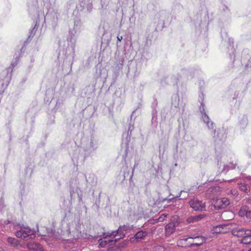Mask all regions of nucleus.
Wrapping results in <instances>:
<instances>
[{"instance_id":"nucleus-10","label":"nucleus","mask_w":251,"mask_h":251,"mask_svg":"<svg viewBox=\"0 0 251 251\" xmlns=\"http://www.w3.org/2000/svg\"><path fill=\"white\" fill-rule=\"evenodd\" d=\"M108 233H111V232H108L106 233H104L103 234L104 238L103 239H100L99 240V247L103 248L106 245L110 244V245H113L115 244L116 242H115V240L114 241L112 240L107 239V237H114L113 236H107L106 235H108Z\"/></svg>"},{"instance_id":"nucleus-16","label":"nucleus","mask_w":251,"mask_h":251,"mask_svg":"<svg viewBox=\"0 0 251 251\" xmlns=\"http://www.w3.org/2000/svg\"><path fill=\"white\" fill-rule=\"evenodd\" d=\"M221 191V188L219 186H213L210 187L208 190V194H212L214 195H217Z\"/></svg>"},{"instance_id":"nucleus-41","label":"nucleus","mask_w":251,"mask_h":251,"mask_svg":"<svg viewBox=\"0 0 251 251\" xmlns=\"http://www.w3.org/2000/svg\"><path fill=\"white\" fill-rule=\"evenodd\" d=\"M250 156H251V154H250Z\"/></svg>"},{"instance_id":"nucleus-5","label":"nucleus","mask_w":251,"mask_h":251,"mask_svg":"<svg viewBox=\"0 0 251 251\" xmlns=\"http://www.w3.org/2000/svg\"><path fill=\"white\" fill-rule=\"evenodd\" d=\"M189 204L195 211H204L205 209V203L197 198L191 199L189 201Z\"/></svg>"},{"instance_id":"nucleus-6","label":"nucleus","mask_w":251,"mask_h":251,"mask_svg":"<svg viewBox=\"0 0 251 251\" xmlns=\"http://www.w3.org/2000/svg\"><path fill=\"white\" fill-rule=\"evenodd\" d=\"M34 234V232L28 227L25 226H22L21 227L20 229L18 230L16 236L18 238L25 239L26 237L31 236Z\"/></svg>"},{"instance_id":"nucleus-25","label":"nucleus","mask_w":251,"mask_h":251,"mask_svg":"<svg viewBox=\"0 0 251 251\" xmlns=\"http://www.w3.org/2000/svg\"><path fill=\"white\" fill-rule=\"evenodd\" d=\"M90 147L93 149H96L97 148V143L96 141H95L94 140L91 139L90 142Z\"/></svg>"},{"instance_id":"nucleus-2","label":"nucleus","mask_w":251,"mask_h":251,"mask_svg":"<svg viewBox=\"0 0 251 251\" xmlns=\"http://www.w3.org/2000/svg\"><path fill=\"white\" fill-rule=\"evenodd\" d=\"M131 230V227L128 225L120 226L118 229L116 231H112L111 233H108L107 236L118 237L115 239V242H117L120 239L124 238L126 234H128Z\"/></svg>"},{"instance_id":"nucleus-12","label":"nucleus","mask_w":251,"mask_h":251,"mask_svg":"<svg viewBox=\"0 0 251 251\" xmlns=\"http://www.w3.org/2000/svg\"><path fill=\"white\" fill-rule=\"evenodd\" d=\"M28 249L34 251H43L42 246L38 243L30 242L27 244Z\"/></svg>"},{"instance_id":"nucleus-20","label":"nucleus","mask_w":251,"mask_h":251,"mask_svg":"<svg viewBox=\"0 0 251 251\" xmlns=\"http://www.w3.org/2000/svg\"><path fill=\"white\" fill-rule=\"evenodd\" d=\"M236 165V161L234 162V161H232V162H229L228 164H227L226 165L224 166L223 171H224V170L228 171L229 169H233L235 168Z\"/></svg>"},{"instance_id":"nucleus-29","label":"nucleus","mask_w":251,"mask_h":251,"mask_svg":"<svg viewBox=\"0 0 251 251\" xmlns=\"http://www.w3.org/2000/svg\"><path fill=\"white\" fill-rule=\"evenodd\" d=\"M13 68V65H12L11 67H10L8 69V71H11L12 72V70Z\"/></svg>"},{"instance_id":"nucleus-27","label":"nucleus","mask_w":251,"mask_h":251,"mask_svg":"<svg viewBox=\"0 0 251 251\" xmlns=\"http://www.w3.org/2000/svg\"><path fill=\"white\" fill-rule=\"evenodd\" d=\"M156 120H157V117H156V116L155 115V113H153L152 118V123H153V122L156 123Z\"/></svg>"},{"instance_id":"nucleus-17","label":"nucleus","mask_w":251,"mask_h":251,"mask_svg":"<svg viewBox=\"0 0 251 251\" xmlns=\"http://www.w3.org/2000/svg\"><path fill=\"white\" fill-rule=\"evenodd\" d=\"M204 217V215L203 214H199L198 215L195 216H192L189 217L187 221L189 223H194L195 222L199 221L202 219H203Z\"/></svg>"},{"instance_id":"nucleus-13","label":"nucleus","mask_w":251,"mask_h":251,"mask_svg":"<svg viewBox=\"0 0 251 251\" xmlns=\"http://www.w3.org/2000/svg\"><path fill=\"white\" fill-rule=\"evenodd\" d=\"M240 242L244 244H251V229L247 230L246 234L242 238Z\"/></svg>"},{"instance_id":"nucleus-35","label":"nucleus","mask_w":251,"mask_h":251,"mask_svg":"<svg viewBox=\"0 0 251 251\" xmlns=\"http://www.w3.org/2000/svg\"><path fill=\"white\" fill-rule=\"evenodd\" d=\"M44 2H47V1H49V0H43Z\"/></svg>"},{"instance_id":"nucleus-11","label":"nucleus","mask_w":251,"mask_h":251,"mask_svg":"<svg viewBox=\"0 0 251 251\" xmlns=\"http://www.w3.org/2000/svg\"><path fill=\"white\" fill-rule=\"evenodd\" d=\"M247 230L249 229L244 228H235L232 230V234L235 236L243 237L246 234Z\"/></svg>"},{"instance_id":"nucleus-24","label":"nucleus","mask_w":251,"mask_h":251,"mask_svg":"<svg viewBox=\"0 0 251 251\" xmlns=\"http://www.w3.org/2000/svg\"><path fill=\"white\" fill-rule=\"evenodd\" d=\"M217 137L219 140H222L226 137V135H225V132L222 131V132H220L218 133Z\"/></svg>"},{"instance_id":"nucleus-22","label":"nucleus","mask_w":251,"mask_h":251,"mask_svg":"<svg viewBox=\"0 0 251 251\" xmlns=\"http://www.w3.org/2000/svg\"><path fill=\"white\" fill-rule=\"evenodd\" d=\"M10 79H11V75H9V76H7L5 78V80H4L5 83H2V84H1L2 87L3 89H5L7 87V86L8 85V84L9 83Z\"/></svg>"},{"instance_id":"nucleus-38","label":"nucleus","mask_w":251,"mask_h":251,"mask_svg":"<svg viewBox=\"0 0 251 251\" xmlns=\"http://www.w3.org/2000/svg\"><path fill=\"white\" fill-rule=\"evenodd\" d=\"M133 172H132L131 176H133Z\"/></svg>"},{"instance_id":"nucleus-39","label":"nucleus","mask_w":251,"mask_h":251,"mask_svg":"<svg viewBox=\"0 0 251 251\" xmlns=\"http://www.w3.org/2000/svg\"><path fill=\"white\" fill-rule=\"evenodd\" d=\"M133 172H132L131 176H133Z\"/></svg>"},{"instance_id":"nucleus-8","label":"nucleus","mask_w":251,"mask_h":251,"mask_svg":"<svg viewBox=\"0 0 251 251\" xmlns=\"http://www.w3.org/2000/svg\"><path fill=\"white\" fill-rule=\"evenodd\" d=\"M232 226L231 224L220 225L214 226L212 229L213 233H226L229 231Z\"/></svg>"},{"instance_id":"nucleus-32","label":"nucleus","mask_w":251,"mask_h":251,"mask_svg":"<svg viewBox=\"0 0 251 251\" xmlns=\"http://www.w3.org/2000/svg\"><path fill=\"white\" fill-rule=\"evenodd\" d=\"M133 126H129V128H128V130H130V131H132V130L133 129Z\"/></svg>"},{"instance_id":"nucleus-31","label":"nucleus","mask_w":251,"mask_h":251,"mask_svg":"<svg viewBox=\"0 0 251 251\" xmlns=\"http://www.w3.org/2000/svg\"><path fill=\"white\" fill-rule=\"evenodd\" d=\"M230 192H231V193L233 194L234 195L236 194V192L235 190H233V191L230 190Z\"/></svg>"},{"instance_id":"nucleus-19","label":"nucleus","mask_w":251,"mask_h":251,"mask_svg":"<svg viewBox=\"0 0 251 251\" xmlns=\"http://www.w3.org/2000/svg\"><path fill=\"white\" fill-rule=\"evenodd\" d=\"M222 217L225 220H228L229 219H226L228 217L230 219H232L234 217L233 213L231 211H224L222 214Z\"/></svg>"},{"instance_id":"nucleus-9","label":"nucleus","mask_w":251,"mask_h":251,"mask_svg":"<svg viewBox=\"0 0 251 251\" xmlns=\"http://www.w3.org/2000/svg\"><path fill=\"white\" fill-rule=\"evenodd\" d=\"M239 215L241 217H246L248 222H251V210L247 206H242L239 211Z\"/></svg>"},{"instance_id":"nucleus-14","label":"nucleus","mask_w":251,"mask_h":251,"mask_svg":"<svg viewBox=\"0 0 251 251\" xmlns=\"http://www.w3.org/2000/svg\"><path fill=\"white\" fill-rule=\"evenodd\" d=\"M248 118L246 116L239 118L238 126L241 129H244L248 125Z\"/></svg>"},{"instance_id":"nucleus-3","label":"nucleus","mask_w":251,"mask_h":251,"mask_svg":"<svg viewBox=\"0 0 251 251\" xmlns=\"http://www.w3.org/2000/svg\"><path fill=\"white\" fill-rule=\"evenodd\" d=\"M200 99H201V100L203 101L204 95L203 94H201V95L200 96ZM200 110L201 112L202 113L201 118L204 122V123L206 125L209 130H212L214 132V134H215L216 131L214 129V123L210 120V119L207 115L204 112V104L202 101L201 102V106L200 107Z\"/></svg>"},{"instance_id":"nucleus-21","label":"nucleus","mask_w":251,"mask_h":251,"mask_svg":"<svg viewBox=\"0 0 251 251\" xmlns=\"http://www.w3.org/2000/svg\"><path fill=\"white\" fill-rule=\"evenodd\" d=\"M239 188L243 191L248 193L250 191V187L244 183H238Z\"/></svg>"},{"instance_id":"nucleus-4","label":"nucleus","mask_w":251,"mask_h":251,"mask_svg":"<svg viewBox=\"0 0 251 251\" xmlns=\"http://www.w3.org/2000/svg\"><path fill=\"white\" fill-rule=\"evenodd\" d=\"M189 243V245L188 246L190 247H198L201 245L203 243L205 242V238L203 236H197V237H190L187 238H184L181 240L179 242V244H180V242L181 241H187Z\"/></svg>"},{"instance_id":"nucleus-1","label":"nucleus","mask_w":251,"mask_h":251,"mask_svg":"<svg viewBox=\"0 0 251 251\" xmlns=\"http://www.w3.org/2000/svg\"><path fill=\"white\" fill-rule=\"evenodd\" d=\"M75 40L73 37L69 40L67 39L66 43L62 47L61 44H60V52L59 57L63 59L64 61H70V59L74 57L75 54Z\"/></svg>"},{"instance_id":"nucleus-34","label":"nucleus","mask_w":251,"mask_h":251,"mask_svg":"<svg viewBox=\"0 0 251 251\" xmlns=\"http://www.w3.org/2000/svg\"><path fill=\"white\" fill-rule=\"evenodd\" d=\"M182 192H183V191H180V192L179 195L178 196H176V198H178V197H180V194H181Z\"/></svg>"},{"instance_id":"nucleus-18","label":"nucleus","mask_w":251,"mask_h":251,"mask_svg":"<svg viewBox=\"0 0 251 251\" xmlns=\"http://www.w3.org/2000/svg\"><path fill=\"white\" fill-rule=\"evenodd\" d=\"M147 235L146 232L143 231H138L134 236V238L137 241L143 239Z\"/></svg>"},{"instance_id":"nucleus-15","label":"nucleus","mask_w":251,"mask_h":251,"mask_svg":"<svg viewBox=\"0 0 251 251\" xmlns=\"http://www.w3.org/2000/svg\"><path fill=\"white\" fill-rule=\"evenodd\" d=\"M175 225L174 223H171L167 225L165 227L166 234L167 236H170L175 230Z\"/></svg>"},{"instance_id":"nucleus-30","label":"nucleus","mask_w":251,"mask_h":251,"mask_svg":"<svg viewBox=\"0 0 251 251\" xmlns=\"http://www.w3.org/2000/svg\"><path fill=\"white\" fill-rule=\"evenodd\" d=\"M249 182L250 183V185H251V177H249L247 179Z\"/></svg>"},{"instance_id":"nucleus-7","label":"nucleus","mask_w":251,"mask_h":251,"mask_svg":"<svg viewBox=\"0 0 251 251\" xmlns=\"http://www.w3.org/2000/svg\"><path fill=\"white\" fill-rule=\"evenodd\" d=\"M212 203L216 209H220L224 208L228 205L229 201L227 198H224L222 199H216V200H213Z\"/></svg>"},{"instance_id":"nucleus-26","label":"nucleus","mask_w":251,"mask_h":251,"mask_svg":"<svg viewBox=\"0 0 251 251\" xmlns=\"http://www.w3.org/2000/svg\"><path fill=\"white\" fill-rule=\"evenodd\" d=\"M75 28L76 29H77L78 27L80 26V22L79 21H75L74 24Z\"/></svg>"},{"instance_id":"nucleus-33","label":"nucleus","mask_w":251,"mask_h":251,"mask_svg":"<svg viewBox=\"0 0 251 251\" xmlns=\"http://www.w3.org/2000/svg\"><path fill=\"white\" fill-rule=\"evenodd\" d=\"M236 179H230V180H227V181L230 182H232V181H234Z\"/></svg>"},{"instance_id":"nucleus-36","label":"nucleus","mask_w":251,"mask_h":251,"mask_svg":"<svg viewBox=\"0 0 251 251\" xmlns=\"http://www.w3.org/2000/svg\"><path fill=\"white\" fill-rule=\"evenodd\" d=\"M161 219H162V217H159V221H161Z\"/></svg>"},{"instance_id":"nucleus-37","label":"nucleus","mask_w":251,"mask_h":251,"mask_svg":"<svg viewBox=\"0 0 251 251\" xmlns=\"http://www.w3.org/2000/svg\"><path fill=\"white\" fill-rule=\"evenodd\" d=\"M133 172H132L131 176H133Z\"/></svg>"},{"instance_id":"nucleus-40","label":"nucleus","mask_w":251,"mask_h":251,"mask_svg":"<svg viewBox=\"0 0 251 251\" xmlns=\"http://www.w3.org/2000/svg\"><path fill=\"white\" fill-rule=\"evenodd\" d=\"M249 251H251V248L249 250Z\"/></svg>"},{"instance_id":"nucleus-23","label":"nucleus","mask_w":251,"mask_h":251,"mask_svg":"<svg viewBox=\"0 0 251 251\" xmlns=\"http://www.w3.org/2000/svg\"><path fill=\"white\" fill-rule=\"evenodd\" d=\"M7 241L9 244L13 246H16L18 244L17 241L15 238L9 237L7 239Z\"/></svg>"},{"instance_id":"nucleus-28","label":"nucleus","mask_w":251,"mask_h":251,"mask_svg":"<svg viewBox=\"0 0 251 251\" xmlns=\"http://www.w3.org/2000/svg\"><path fill=\"white\" fill-rule=\"evenodd\" d=\"M117 38L118 40L120 42L123 39V37L122 36L118 35Z\"/></svg>"}]
</instances>
